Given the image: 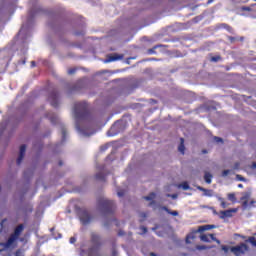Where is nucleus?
<instances>
[{
    "label": "nucleus",
    "mask_w": 256,
    "mask_h": 256,
    "mask_svg": "<svg viewBox=\"0 0 256 256\" xmlns=\"http://www.w3.org/2000/svg\"><path fill=\"white\" fill-rule=\"evenodd\" d=\"M74 117L76 121V129L82 137H89L95 132H89L87 125V104L77 103L74 108Z\"/></svg>",
    "instance_id": "obj_1"
},
{
    "label": "nucleus",
    "mask_w": 256,
    "mask_h": 256,
    "mask_svg": "<svg viewBox=\"0 0 256 256\" xmlns=\"http://www.w3.org/2000/svg\"><path fill=\"white\" fill-rule=\"evenodd\" d=\"M23 232V225H19L16 227L14 234H12L10 236V238L8 239V241L6 243H0L1 247H4V249H0V253L1 251H4L5 249H9V247H11V245H13L15 243V241H17V239H19V235H21V233Z\"/></svg>",
    "instance_id": "obj_2"
},
{
    "label": "nucleus",
    "mask_w": 256,
    "mask_h": 256,
    "mask_svg": "<svg viewBox=\"0 0 256 256\" xmlns=\"http://www.w3.org/2000/svg\"><path fill=\"white\" fill-rule=\"evenodd\" d=\"M211 229H215V225L200 226L197 230L187 235L186 243H191V240L195 239V233H203V231H209Z\"/></svg>",
    "instance_id": "obj_3"
},
{
    "label": "nucleus",
    "mask_w": 256,
    "mask_h": 256,
    "mask_svg": "<svg viewBox=\"0 0 256 256\" xmlns=\"http://www.w3.org/2000/svg\"><path fill=\"white\" fill-rule=\"evenodd\" d=\"M248 251L249 247H247L244 243L231 248V252L234 253V255L236 256L245 255V253H247Z\"/></svg>",
    "instance_id": "obj_4"
},
{
    "label": "nucleus",
    "mask_w": 256,
    "mask_h": 256,
    "mask_svg": "<svg viewBox=\"0 0 256 256\" xmlns=\"http://www.w3.org/2000/svg\"><path fill=\"white\" fill-rule=\"evenodd\" d=\"M80 215V221L83 225H87V223L91 222V216L89 215V212L87 210H81L79 212Z\"/></svg>",
    "instance_id": "obj_5"
},
{
    "label": "nucleus",
    "mask_w": 256,
    "mask_h": 256,
    "mask_svg": "<svg viewBox=\"0 0 256 256\" xmlns=\"http://www.w3.org/2000/svg\"><path fill=\"white\" fill-rule=\"evenodd\" d=\"M114 207H115V204L111 200H104L102 203V209L103 211H105V213H111Z\"/></svg>",
    "instance_id": "obj_6"
},
{
    "label": "nucleus",
    "mask_w": 256,
    "mask_h": 256,
    "mask_svg": "<svg viewBox=\"0 0 256 256\" xmlns=\"http://www.w3.org/2000/svg\"><path fill=\"white\" fill-rule=\"evenodd\" d=\"M233 213H237V209H230L220 212V219H227L229 217H233Z\"/></svg>",
    "instance_id": "obj_7"
},
{
    "label": "nucleus",
    "mask_w": 256,
    "mask_h": 256,
    "mask_svg": "<svg viewBox=\"0 0 256 256\" xmlns=\"http://www.w3.org/2000/svg\"><path fill=\"white\" fill-rule=\"evenodd\" d=\"M201 241H204V243H209V241H216V243H221V241L217 240V238H215V236H213V234H204L202 236H200Z\"/></svg>",
    "instance_id": "obj_8"
},
{
    "label": "nucleus",
    "mask_w": 256,
    "mask_h": 256,
    "mask_svg": "<svg viewBox=\"0 0 256 256\" xmlns=\"http://www.w3.org/2000/svg\"><path fill=\"white\" fill-rule=\"evenodd\" d=\"M123 59V55L121 54H113L112 56H108L104 63H112L113 61H121Z\"/></svg>",
    "instance_id": "obj_9"
},
{
    "label": "nucleus",
    "mask_w": 256,
    "mask_h": 256,
    "mask_svg": "<svg viewBox=\"0 0 256 256\" xmlns=\"http://www.w3.org/2000/svg\"><path fill=\"white\" fill-rule=\"evenodd\" d=\"M49 101L53 107H57V103H59V94L52 93L49 97Z\"/></svg>",
    "instance_id": "obj_10"
},
{
    "label": "nucleus",
    "mask_w": 256,
    "mask_h": 256,
    "mask_svg": "<svg viewBox=\"0 0 256 256\" xmlns=\"http://www.w3.org/2000/svg\"><path fill=\"white\" fill-rule=\"evenodd\" d=\"M25 151H27V146L22 145L20 147V154H19V157L17 159V165H21V162L23 161V158L25 157Z\"/></svg>",
    "instance_id": "obj_11"
},
{
    "label": "nucleus",
    "mask_w": 256,
    "mask_h": 256,
    "mask_svg": "<svg viewBox=\"0 0 256 256\" xmlns=\"http://www.w3.org/2000/svg\"><path fill=\"white\" fill-rule=\"evenodd\" d=\"M249 197H251L250 193H245L242 197H241V201H243V207L244 209H247V207H249Z\"/></svg>",
    "instance_id": "obj_12"
},
{
    "label": "nucleus",
    "mask_w": 256,
    "mask_h": 256,
    "mask_svg": "<svg viewBox=\"0 0 256 256\" xmlns=\"http://www.w3.org/2000/svg\"><path fill=\"white\" fill-rule=\"evenodd\" d=\"M197 189L199 191H203L205 197H213V190H208L201 186H198Z\"/></svg>",
    "instance_id": "obj_13"
},
{
    "label": "nucleus",
    "mask_w": 256,
    "mask_h": 256,
    "mask_svg": "<svg viewBox=\"0 0 256 256\" xmlns=\"http://www.w3.org/2000/svg\"><path fill=\"white\" fill-rule=\"evenodd\" d=\"M185 140L183 138L180 139V145L178 147V151L182 153V155H185Z\"/></svg>",
    "instance_id": "obj_14"
},
{
    "label": "nucleus",
    "mask_w": 256,
    "mask_h": 256,
    "mask_svg": "<svg viewBox=\"0 0 256 256\" xmlns=\"http://www.w3.org/2000/svg\"><path fill=\"white\" fill-rule=\"evenodd\" d=\"M211 179H213V175H211V173L209 172H206L204 175V180L206 181V183H208V185H210Z\"/></svg>",
    "instance_id": "obj_15"
},
{
    "label": "nucleus",
    "mask_w": 256,
    "mask_h": 256,
    "mask_svg": "<svg viewBox=\"0 0 256 256\" xmlns=\"http://www.w3.org/2000/svg\"><path fill=\"white\" fill-rule=\"evenodd\" d=\"M218 201H220L221 203V208L222 209H227L228 205L227 202H225V199L221 198V197H217Z\"/></svg>",
    "instance_id": "obj_16"
},
{
    "label": "nucleus",
    "mask_w": 256,
    "mask_h": 256,
    "mask_svg": "<svg viewBox=\"0 0 256 256\" xmlns=\"http://www.w3.org/2000/svg\"><path fill=\"white\" fill-rule=\"evenodd\" d=\"M178 188L179 189L182 188V189H184V191H188V189H191V187L189 186V183H187V182H184V183L178 185Z\"/></svg>",
    "instance_id": "obj_17"
},
{
    "label": "nucleus",
    "mask_w": 256,
    "mask_h": 256,
    "mask_svg": "<svg viewBox=\"0 0 256 256\" xmlns=\"http://www.w3.org/2000/svg\"><path fill=\"white\" fill-rule=\"evenodd\" d=\"M228 199H229V201H231L232 203H237V198L235 197V193H230V194H228Z\"/></svg>",
    "instance_id": "obj_18"
},
{
    "label": "nucleus",
    "mask_w": 256,
    "mask_h": 256,
    "mask_svg": "<svg viewBox=\"0 0 256 256\" xmlns=\"http://www.w3.org/2000/svg\"><path fill=\"white\" fill-rule=\"evenodd\" d=\"M162 209L164 211H167L169 213V215H173V217H177V215H179V212H177V211H170V210H168L167 207H163Z\"/></svg>",
    "instance_id": "obj_19"
},
{
    "label": "nucleus",
    "mask_w": 256,
    "mask_h": 256,
    "mask_svg": "<svg viewBox=\"0 0 256 256\" xmlns=\"http://www.w3.org/2000/svg\"><path fill=\"white\" fill-rule=\"evenodd\" d=\"M146 201H153L155 199V193H151L149 196L144 197Z\"/></svg>",
    "instance_id": "obj_20"
},
{
    "label": "nucleus",
    "mask_w": 256,
    "mask_h": 256,
    "mask_svg": "<svg viewBox=\"0 0 256 256\" xmlns=\"http://www.w3.org/2000/svg\"><path fill=\"white\" fill-rule=\"evenodd\" d=\"M249 243H251V245H253L254 247H256V238L255 237H250L248 239Z\"/></svg>",
    "instance_id": "obj_21"
},
{
    "label": "nucleus",
    "mask_w": 256,
    "mask_h": 256,
    "mask_svg": "<svg viewBox=\"0 0 256 256\" xmlns=\"http://www.w3.org/2000/svg\"><path fill=\"white\" fill-rule=\"evenodd\" d=\"M196 249H198V251H203L205 249H209V247L202 245V246H197Z\"/></svg>",
    "instance_id": "obj_22"
},
{
    "label": "nucleus",
    "mask_w": 256,
    "mask_h": 256,
    "mask_svg": "<svg viewBox=\"0 0 256 256\" xmlns=\"http://www.w3.org/2000/svg\"><path fill=\"white\" fill-rule=\"evenodd\" d=\"M229 173H231V170H224L222 172V177H227V175H229Z\"/></svg>",
    "instance_id": "obj_23"
},
{
    "label": "nucleus",
    "mask_w": 256,
    "mask_h": 256,
    "mask_svg": "<svg viewBox=\"0 0 256 256\" xmlns=\"http://www.w3.org/2000/svg\"><path fill=\"white\" fill-rule=\"evenodd\" d=\"M219 59H221V57L216 56V57H212L211 61H213L214 63H217V61H219Z\"/></svg>",
    "instance_id": "obj_24"
},
{
    "label": "nucleus",
    "mask_w": 256,
    "mask_h": 256,
    "mask_svg": "<svg viewBox=\"0 0 256 256\" xmlns=\"http://www.w3.org/2000/svg\"><path fill=\"white\" fill-rule=\"evenodd\" d=\"M214 141H216V143H223V139L220 137H214Z\"/></svg>",
    "instance_id": "obj_25"
},
{
    "label": "nucleus",
    "mask_w": 256,
    "mask_h": 256,
    "mask_svg": "<svg viewBox=\"0 0 256 256\" xmlns=\"http://www.w3.org/2000/svg\"><path fill=\"white\" fill-rule=\"evenodd\" d=\"M222 251H224L225 253H228L229 252V247L222 246Z\"/></svg>",
    "instance_id": "obj_26"
},
{
    "label": "nucleus",
    "mask_w": 256,
    "mask_h": 256,
    "mask_svg": "<svg viewBox=\"0 0 256 256\" xmlns=\"http://www.w3.org/2000/svg\"><path fill=\"white\" fill-rule=\"evenodd\" d=\"M236 178L238 179V181H245V178L241 177V175H237Z\"/></svg>",
    "instance_id": "obj_27"
},
{
    "label": "nucleus",
    "mask_w": 256,
    "mask_h": 256,
    "mask_svg": "<svg viewBox=\"0 0 256 256\" xmlns=\"http://www.w3.org/2000/svg\"><path fill=\"white\" fill-rule=\"evenodd\" d=\"M167 197H171L172 199H177V194L167 195Z\"/></svg>",
    "instance_id": "obj_28"
},
{
    "label": "nucleus",
    "mask_w": 256,
    "mask_h": 256,
    "mask_svg": "<svg viewBox=\"0 0 256 256\" xmlns=\"http://www.w3.org/2000/svg\"><path fill=\"white\" fill-rule=\"evenodd\" d=\"M75 241H77V239H75V237L70 238V243L71 244L75 243Z\"/></svg>",
    "instance_id": "obj_29"
},
{
    "label": "nucleus",
    "mask_w": 256,
    "mask_h": 256,
    "mask_svg": "<svg viewBox=\"0 0 256 256\" xmlns=\"http://www.w3.org/2000/svg\"><path fill=\"white\" fill-rule=\"evenodd\" d=\"M69 75H73V73H75V69H71L68 71Z\"/></svg>",
    "instance_id": "obj_30"
},
{
    "label": "nucleus",
    "mask_w": 256,
    "mask_h": 256,
    "mask_svg": "<svg viewBox=\"0 0 256 256\" xmlns=\"http://www.w3.org/2000/svg\"><path fill=\"white\" fill-rule=\"evenodd\" d=\"M140 229L143 231V233H147V228L141 227Z\"/></svg>",
    "instance_id": "obj_31"
},
{
    "label": "nucleus",
    "mask_w": 256,
    "mask_h": 256,
    "mask_svg": "<svg viewBox=\"0 0 256 256\" xmlns=\"http://www.w3.org/2000/svg\"><path fill=\"white\" fill-rule=\"evenodd\" d=\"M124 193L123 192H118V197H123Z\"/></svg>",
    "instance_id": "obj_32"
},
{
    "label": "nucleus",
    "mask_w": 256,
    "mask_h": 256,
    "mask_svg": "<svg viewBox=\"0 0 256 256\" xmlns=\"http://www.w3.org/2000/svg\"><path fill=\"white\" fill-rule=\"evenodd\" d=\"M239 189H243V184H238Z\"/></svg>",
    "instance_id": "obj_33"
},
{
    "label": "nucleus",
    "mask_w": 256,
    "mask_h": 256,
    "mask_svg": "<svg viewBox=\"0 0 256 256\" xmlns=\"http://www.w3.org/2000/svg\"><path fill=\"white\" fill-rule=\"evenodd\" d=\"M31 67H35V61L31 62Z\"/></svg>",
    "instance_id": "obj_34"
},
{
    "label": "nucleus",
    "mask_w": 256,
    "mask_h": 256,
    "mask_svg": "<svg viewBox=\"0 0 256 256\" xmlns=\"http://www.w3.org/2000/svg\"><path fill=\"white\" fill-rule=\"evenodd\" d=\"M252 169H256V163L252 164Z\"/></svg>",
    "instance_id": "obj_35"
},
{
    "label": "nucleus",
    "mask_w": 256,
    "mask_h": 256,
    "mask_svg": "<svg viewBox=\"0 0 256 256\" xmlns=\"http://www.w3.org/2000/svg\"><path fill=\"white\" fill-rule=\"evenodd\" d=\"M16 256H21V252H20V251H17V252H16Z\"/></svg>",
    "instance_id": "obj_36"
},
{
    "label": "nucleus",
    "mask_w": 256,
    "mask_h": 256,
    "mask_svg": "<svg viewBox=\"0 0 256 256\" xmlns=\"http://www.w3.org/2000/svg\"><path fill=\"white\" fill-rule=\"evenodd\" d=\"M211 3H213V0H209V1H208V5L211 4Z\"/></svg>",
    "instance_id": "obj_37"
},
{
    "label": "nucleus",
    "mask_w": 256,
    "mask_h": 256,
    "mask_svg": "<svg viewBox=\"0 0 256 256\" xmlns=\"http://www.w3.org/2000/svg\"><path fill=\"white\" fill-rule=\"evenodd\" d=\"M96 177H97L98 179H101V176H100L99 174H97Z\"/></svg>",
    "instance_id": "obj_38"
},
{
    "label": "nucleus",
    "mask_w": 256,
    "mask_h": 256,
    "mask_svg": "<svg viewBox=\"0 0 256 256\" xmlns=\"http://www.w3.org/2000/svg\"><path fill=\"white\" fill-rule=\"evenodd\" d=\"M244 11H249V8H243Z\"/></svg>",
    "instance_id": "obj_39"
},
{
    "label": "nucleus",
    "mask_w": 256,
    "mask_h": 256,
    "mask_svg": "<svg viewBox=\"0 0 256 256\" xmlns=\"http://www.w3.org/2000/svg\"><path fill=\"white\" fill-rule=\"evenodd\" d=\"M20 33H23V28L20 30Z\"/></svg>",
    "instance_id": "obj_40"
},
{
    "label": "nucleus",
    "mask_w": 256,
    "mask_h": 256,
    "mask_svg": "<svg viewBox=\"0 0 256 256\" xmlns=\"http://www.w3.org/2000/svg\"><path fill=\"white\" fill-rule=\"evenodd\" d=\"M250 203H251V205H253V203H255V202H254V201H251Z\"/></svg>",
    "instance_id": "obj_41"
},
{
    "label": "nucleus",
    "mask_w": 256,
    "mask_h": 256,
    "mask_svg": "<svg viewBox=\"0 0 256 256\" xmlns=\"http://www.w3.org/2000/svg\"><path fill=\"white\" fill-rule=\"evenodd\" d=\"M62 135L65 136V132H62Z\"/></svg>",
    "instance_id": "obj_42"
},
{
    "label": "nucleus",
    "mask_w": 256,
    "mask_h": 256,
    "mask_svg": "<svg viewBox=\"0 0 256 256\" xmlns=\"http://www.w3.org/2000/svg\"><path fill=\"white\" fill-rule=\"evenodd\" d=\"M157 235H158L159 237H161V234L157 233Z\"/></svg>",
    "instance_id": "obj_43"
},
{
    "label": "nucleus",
    "mask_w": 256,
    "mask_h": 256,
    "mask_svg": "<svg viewBox=\"0 0 256 256\" xmlns=\"http://www.w3.org/2000/svg\"><path fill=\"white\" fill-rule=\"evenodd\" d=\"M152 256H155V253H151Z\"/></svg>",
    "instance_id": "obj_44"
},
{
    "label": "nucleus",
    "mask_w": 256,
    "mask_h": 256,
    "mask_svg": "<svg viewBox=\"0 0 256 256\" xmlns=\"http://www.w3.org/2000/svg\"><path fill=\"white\" fill-rule=\"evenodd\" d=\"M150 53H153V50H150Z\"/></svg>",
    "instance_id": "obj_45"
}]
</instances>
